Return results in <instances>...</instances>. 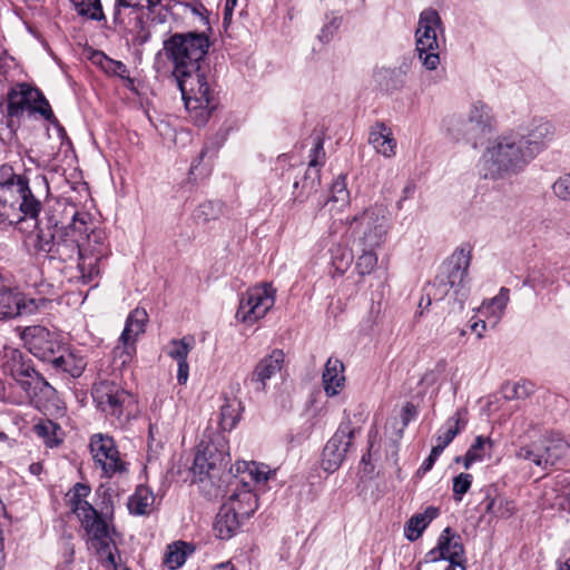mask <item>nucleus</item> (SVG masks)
<instances>
[{
	"label": "nucleus",
	"mask_w": 570,
	"mask_h": 570,
	"mask_svg": "<svg viewBox=\"0 0 570 570\" xmlns=\"http://www.w3.org/2000/svg\"><path fill=\"white\" fill-rule=\"evenodd\" d=\"M0 220L18 224L26 219L36 220V248L50 258L61 262L77 259L80 263V247L83 234L89 230L87 213H76L71 223L58 228L57 222L47 218L38 220L41 202L30 188L24 175L14 174L10 166L0 168Z\"/></svg>",
	"instance_id": "f257e3e1"
},
{
	"label": "nucleus",
	"mask_w": 570,
	"mask_h": 570,
	"mask_svg": "<svg viewBox=\"0 0 570 570\" xmlns=\"http://www.w3.org/2000/svg\"><path fill=\"white\" fill-rule=\"evenodd\" d=\"M210 42L198 32L175 33L164 42V51L173 65L185 107L197 126H204L214 109L213 95L202 62Z\"/></svg>",
	"instance_id": "f03ea898"
},
{
	"label": "nucleus",
	"mask_w": 570,
	"mask_h": 570,
	"mask_svg": "<svg viewBox=\"0 0 570 570\" xmlns=\"http://www.w3.org/2000/svg\"><path fill=\"white\" fill-rule=\"evenodd\" d=\"M519 142L512 131L489 141L479 161L480 174L485 179H500L522 170L531 160Z\"/></svg>",
	"instance_id": "7ed1b4c3"
},
{
	"label": "nucleus",
	"mask_w": 570,
	"mask_h": 570,
	"mask_svg": "<svg viewBox=\"0 0 570 570\" xmlns=\"http://www.w3.org/2000/svg\"><path fill=\"white\" fill-rule=\"evenodd\" d=\"M346 224L361 247L379 248L385 243L389 234V212L385 207L375 205L346 218Z\"/></svg>",
	"instance_id": "20e7f679"
},
{
	"label": "nucleus",
	"mask_w": 570,
	"mask_h": 570,
	"mask_svg": "<svg viewBox=\"0 0 570 570\" xmlns=\"http://www.w3.org/2000/svg\"><path fill=\"white\" fill-rule=\"evenodd\" d=\"M442 35L443 23L438 11L433 9L422 11L415 31V50L428 70H435L440 65L439 38Z\"/></svg>",
	"instance_id": "39448f33"
},
{
	"label": "nucleus",
	"mask_w": 570,
	"mask_h": 570,
	"mask_svg": "<svg viewBox=\"0 0 570 570\" xmlns=\"http://www.w3.org/2000/svg\"><path fill=\"white\" fill-rule=\"evenodd\" d=\"M78 268L83 282L89 283L100 274V263L110 254L107 235L102 229H90L83 234Z\"/></svg>",
	"instance_id": "423d86ee"
},
{
	"label": "nucleus",
	"mask_w": 570,
	"mask_h": 570,
	"mask_svg": "<svg viewBox=\"0 0 570 570\" xmlns=\"http://www.w3.org/2000/svg\"><path fill=\"white\" fill-rule=\"evenodd\" d=\"M530 160L534 159L554 139L556 127L546 117H533L512 131Z\"/></svg>",
	"instance_id": "0eeeda50"
},
{
	"label": "nucleus",
	"mask_w": 570,
	"mask_h": 570,
	"mask_svg": "<svg viewBox=\"0 0 570 570\" xmlns=\"http://www.w3.org/2000/svg\"><path fill=\"white\" fill-rule=\"evenodd\" d=\"M8 114L20 117L24 112L39 114L43 119L55 121L51 107L43 94L28 83H21L9 94Z\"/></svg>",
	"instance_id": "6e6552de"
},
{
	"label": "nucleus",
	"mask_w": 570,
	"mask_h": 570,
	"mask_svg": "<svg viewBox=\"0 0 570 570\" xmlns=\"http://www.w3.org/2000/svg\"><path fill=\"white\" fill-rule=\"evenodd\" d=\"M275 293L271 284L247 289L239 301L236 320L250 325L263 318L275 304Z\"/></svg>",
	"instance_id": "1a4fd4ad"
},
{
	"label": "nucleus",
	"mask_w": 570,
	"mask_h": 570,
	"mask_svg": "<svg viewBox=\"0 0 570 570\" xmlns=\"http://www.w3.org/2000/svg\"><path fill=\"white\" fill-rule=\"evenodd\" d=\"M471 263V252L464 248L455 249L443 264L438 281L440 285L449 286L461 302L468 296V272Z\"/></svg>",
	"instance_id": "9d476101"
},
{
	"label": "nucleus",
	"mask_w": 570,
	"mask_h": 570,
	"mask_svg": "<svg viewBox=\"0 0 570 570\" xmlns=\"http://www.w3.org/2000/svg\"><path fill=\"white\" fill-rule=\"evenodd\" d=\"M94 399L102 412L119 421L130 415L135 403L132 394L110 382L99 383L94 390Z\"/></svg>",
	"instance_id": "9b49d317"
},
{
	"label": "nucleus",
	"mask_w": 570,
	"mask_h": 570,
	"mask_svg": "<svg viewBox=\"0 0 570 570\" xmlns=\"http://www.w3.org/2000/svg\"><path fill=\"white\" fill-rule=\"evenodd\" d=\"M227 456V444L223 436L202 441L196 449L191 471L199 476V481H203L205 476H210L212 472L226 464Z\"/></svg>",
	"instance_id": "f8f14e48"
},
{
	"label": "nucleus",
	"mask_w": 570,
	"mask_h": 570,
	"mask_svg": "<svg viewBox=\"0 0 570 570\" xmlns=\"http://www.w3.org/2000/svg\"><path fill=\"white\" fill-rule=\"evenodd\" d=\"M21 338L31 354L47 362L62 348L60 335L41 325L26 327Z\"/></svg>",
	"instance_id": "ddd939ff"
},
{
	"label": "nucleus",
	"mask_w": 570,
	"mask_h": 570,
	"mask_svg": "<svg viewBox=\"0 0 570 570\" xmlns=\"http://www.w3.org/2000/svg\"><path fill=\"white\" fill-rule=\"evenodd\" d=\"M79 520L89 535L91 547L97 551L102 562L107 566L116 567V560L112 553L114 546L111 544L107 522L101 519L95 509L92 510V514L87 513Z\"/></svg>",
	"instance_id": "4468645a"
},
{
	"label": "nucleus",
	"mask_w": 570,
	"mask_h": 570,
	"mask_svg": "<svg viewBox=\"0 0 570 570\" xmlns=\"http://www.w3.org/2000/svg\"><path fill=\"white\" fill-rule=\"evenodd\" d=\"M493 121L492 109L485 102L476 100L472 102L468 111L466 124H464L459 116L452 115L443 119V127L451 136L458 138L466 132V125L471 128L485 131L491 130Z\"/></svg>",
	"instance_id": "2eb2a0df"
},
{
	"label": "nucleus",
	"mask_w": 570,
	"mask_h": 570,
	"mask_svg": "<svg viewBox=\"0 0 570 570\" xmlns=\"http://www.w3.org/2000/svg\"><path fill=\"white\" fill-rule=\"evenodd\" d=\"M354 434L355 429L352 426L350 419L340 424L323 450L322 468L324 471L333 473L341 466L352 445Z\"/></svg>",
	"instance_id": "dca6fc26"
},
{
	"label": "nucleus",
	"mask_w": 570,
	"mask_h": 570,
	"mask_svg": "<svg viewBox=\"0 0 570 570\" xmlns=\"http://www.w3.org/2000/svg\"><path fill=\"white\" fill-rule=\"evenodd\" d=\"M308 167L305 170L302 180H295L293 184V195L295 200L304 202L308 196L317 191L321 183L318 166L324 163L325 151L323 140L317 138L314 147L309 151Z\"/></svg>",
	"instance_id": "f3484780"
},
{
	"label": "nucleus",
	"mask_w": 570,
	"mask_h": 570,
	"mask_svg": "<svg viewBox=\"0 0 570 570\" xmlns=\"http://www.w3.org/2000/svg\"><path fill=\"white\" fill-rule=\"evenodd\" d=\"M90 450L95 463L101 468L105 476L111 478L115 473L125 470V464L121 462L111 438L102 434L94 435L90 441Z\"/></svg>",
	"instance_id": "a211bd4d"
},
{
	"label": "nucleus",
	"mask_w": 570,
	"mask_h": 570,
	"mask_svg": "<svg viewBox=\"0 0 570 570\" xmlns=\"http://www.w3.org/2000/svg\"><path fill=\"white\" fill-rule=\"evenodd\" d=\"M285 364V353L283 350L274 348L261 358L249 374L247 382L255 392H265L267 381L279 374Z\"/></svg>",
	"instance_id": "6ab92c4d"
},
{
	"label": "nucleus",
	"mask_w": 570,
	"mask_h": 570,
	"mask_svg": "<svg viewBox=\"0 0 570 570\" xmlns=\"http://www.w3.org/2000/svg\"><path fill=\"white\" fill-rule=\"evenodd\" d=\"M33 309L35 302L32 299L26 303L23 295L17 289L4 285L0 287V320L29 314Z\"/></svg>",
	"instance_id": "aec40b11"
},
{
	"label": "nucleus",
	"mask_w": 570,
	"mask_h": 570,
	"mask_svg": "<svg viewBox=\"0 0 570 570\" xmlns=\"http://www.w3.org/2000/svg\"><path fill=\"white\" fill-rule=\"evenodd\" d=\"M239 483L236 484L235 490L224 504L232 505L234 512L247 519L257 510L258 499L245 480V476L240 479Z\"/></svg>",
	"instance_id": "412c9836"
},
{
	"label": "nucleus",
	"mask_w": 570,
	"mask_h": 570,
	"mask_svg": "<svg viewBox=\"0 0 570 570\" xmlns=\"http://www.w3.org/2000/svg\"><path fill=\"white\" fill-rule=\"evenodd\" d=\"M50 363L55 368L61 370L72 377L81 376L87 366L86 357L80 350L63 344L61 351L53 355Z\"/></svg>",
	"instance_id": "4be33fe9"
},
{
	"label": "nucleus",
	"mask_w": 570,
	"mask_h": 570,
	"mask_svg": "<svg viewBox=\"0 0 570 570\" xmlns=\"http://www.w3.org/2000/svg\"><path fill=\"white\" fill-rule=\"evenodd\" d=\"M368 144L373 149L385 158H393L396 155L397 141L392 129L384 122H375L368 131Z\"/></svg>",
	"instance_id": "5701e85b"
},
{
	"label": "nucleus",
	"mask_w": 570,
	"mask_h": 570,
	"mask_svg": "<svg viewBox=\"0 0 570 570\" xmlns=\"http://www.w3.org/2000/svg\"><path fill=\"white\" fill-rule=\"evenodd\" d=\"M322 384L326 396L338 395L345 386L344 364L336 357H330L324 366Z\"/></svg>",
	"instance_id": "b1692460"
},
{
	"label": "nucleus",
	"mask_w": 570,
	"mask_h": 570,
	"mask_svg": "<svg viewBox=\"0 0 570 570\" xmlns=\"http://www.w3.org/2000/svg\"><path fill=\"white\" fill-rule=\"evenodd\" d=\"M438 549L442 559L449 560L452 566H459L464 570V549L461 543V538L453 533L450 528H445L441 533Z\"/></svg>",
	"instance_id": "393cba45"
},
{
	"label": "nucleus",
	"mask_w": 570,
	"mask_h": 570,
	"mask_svg": "<svg viewBox=\"0 0 570 570\" xmlns=\"http://www.w3.org/2000/svg\"><path fill=\"white\" fill-rule=\"evenodd\" d=\"M468 424V410L458 409L438 431L435 443L446 448Z\"/></svg>",
	"instance_id": "a878e982"
},
{
	"label": "nucleus",
	"mask_w": 570,
	"mask_h": 570,
	"mask_svg": "<svg viewBox=\"0 0 570 570\" xmlns=\"http://www.w3.org/2000/svg\"><path fill=\"white\" fill-rule=\"evenodd\" d=\"M11 375L29 397L36 396L38 392L50 387L49 384L29 366L20 365L18 370H11Z\"/></svg>",
	"instance_id": "bb28decb"
},
{
	"label": "nucleus",
	"mask_w": 570,
	"mask_h": 570,
	"mask_svg": "<svg viewBox=\"0 0 570 570\" xmlns=\"http://www.w3.org/2000/svg\"><path fill=\"white\" fill-rule=\"evenodd\" d=\"M245 520L234 512L232 505L223 504L216 517L215 531L217 537L223 540L230 539L238 530L242 521Z\"/></svg>",
	"instance_id": "cd10ccee"
},
{
	"label": "nucleus",
	"mask_w": 570,
	"mask_h": 570,
	"mask_svg": "<svg viewBox=\"0 0 570 570\" xmlns=\"http://www.w3.org/2000/svg\"><path fill=\"white\" fill-rule=\"evenodd\" d=\"M541 448L546 465H553L570 453L568 442L556 433L547 435L542 441Z\"/></svg>",
	"instance_id": "c85d7f7f"
},
{
	"label": "nucleus",
	"mask_w": 570,
	"mask_h": 570,
	"mask_svg": "<svg viewBox=\"0 0 570 570\" xmlns=\"http://www.w3.org/2000/svg\"><path fill=\"white\" fill-rule=\"evenodd\" d=\"M509 301L510 291L507 287H501L498 295L484 301L479 311L495 326L502 318Z\"/></svg>",
	"instance_id": "c756f323"
},
{
	"label": "nucleus",
	"mask_w": 570,
	"mask_h": 570,
	"mask_svg": "<svg viewBox=\"0 0 570 570\" xmlns=\"http://www.w3.org/2000/svg\"><path fill=\"white\" fill-rule=\"evenodd\" d=\"M90 494V488L82 483H76L67 493L68 505L80 519L85 514H92L94 507L86 500Z\"/></svg>",
	"instance_id": "7c9ffc66"
},
{
	"label": "nucleus",
	"mask_w": 570,
	"mask_h": 570,
	"mask_svg": "<svg viewBox=\"0 0 570 570\" xmlns=\"http://www.w3.org/2000/svg\"><path fill=\"white\" fill-rule=\"evenodd\" d=\"M438 515L439 509L435 507H428L424 512L412 515L404 527L405 537L411 541L419 539L429 523Z\"/></svg>",
	"instance_id": "2f4dec72"
},
{
	"label": "nucleus",
	"mask_w": 570,
	"mask_h": 570,
	"mask_svg": "<svg viewBox=\"0 0 570 570\" xmlns=\"http://www.w3.org/2000/svg\"><path fill=\"white\" fill-rule=\"evenodd\" d=\"M155 500L148 487L139 485L128 500L129 512L135 515H147L153 511Z\"/></svg>",
	"instance_id": "473e14b6"
},
{
	"label": "nucleus",
	"mask_w": 570,
	"mask_h": 570,
	"mask_svg": "<svg viewBox=\"0 0 570 570\" xmlns=\"http://www.w3.org/2000/svg\"><path fill=\"white\" fill-rule=\"evenodd\" d=\"M493 443L490 438L479 435L466 451L463 458H456V462L462 461L463 466L468 470L475 462L483 461L490 456Z\"/></svg>",
	"instance_id": "72a5a7b5"
},
{
	"label": "nucleus",
	"mask_w": 570,
	"mask_h": 570,
	"mask_svg": "<svg viewBox=\"0 0 570 570\" xmlns=\"http://www.w3.org/2000/svg\"><path fill=\"white\" fill-rule=\"evenodd\" d=\"M148 322V314L144 308H135L131 311L126 320L125 328L120 335L124 340H132L137 343V340L146 331Z\"/></svg>",
	"instance_id": "f704fd0d"
},
{
	"label": "nucleus",
	"mask_w": 570,
	"mask_h": 570,
	"mask_svg": "<svg viewBox=\"0 0 570 570\" xmlns=\"http://www.w3.org/2000/svg\"><path fill=\"white\" fill-rule=\"evenodd\" d=\"M33 431L47 448H56L63 440L62 429L51 420H41L33 426Z\"/></svg>",
	"instance_id": "c9c22d12"
},
{
	"label": "nucleus",
	"mask_w": 570,
	"mask_h": 570,
	"mask_svg": "<svg viewBox=\"0 0 570 570\" xmlns=\"http://www.w3.org/2000/svg\"><path fill=\"white\" fill-rule=\"evenodd\" d=\"M487 500L488 503L485 511L493 517L508 519L517 511L514 501L505 497L495 495L494 498H490V494L488 493Z\"/></svg>",
	"instance_id": "e433bc0d"
},
{
	"label": "nucleus",
	"mask_w": 570,
	"mask_h": 570,
	"mask_svg": "<svg viewBox=\"0 0 570 570\" xmlns=\"http://www.w3.org/2000/svg\"><path fill=\"white\" fill-rule=\"evenodd\" d=\"M224 214V204L216 200L202 203L194 213V218L199 225H207L217 220Z\"/></svg>",
	"instance_id": "4c0bfd02"
},
{
	"label": "nucleus",
	"mask_w": 570,
	"mask_h": 570,
	"mask_svg": "<svg viewBox=\"0 0 570 570\" xmlns=\"http://www.w3.org/2000/svg\"><path fill=\"white\" fill-rule=\"evenodd\" d=\"M163 0H116L114 21L116 23H124L121 18L122 8H140L147 9L149 12H160L163 9Z\"/></svg>",
	"instance_id": "58836bf2"
},
{
	"label": "nucleus",
	"mask_w": 570,
	"mask_h": 570,
	"mask_svg": "<svg viewBox=\"0 0 570 570\" xmlns=\"http://www.w3.org/2000/svg\"><path fill=\"white\" fill-rule=\"evenodd\" d=\"M194 345L195 338L191 335H186L180 340H171L168 344L167 354L177 362H185Z\"/></svg>",
	"instance_id": "ea45409f"
},
{
	"label": "nucleus",
	"mask_w": 570,
	"mask_h": 570,
	"mask_svg": "<svg viewBox=\"0 0 570 570\" xmlns=\"http://www.w3.org/2000/svg\"><path fill=\"white\" fill-rule=\"evenodd\" d=\"M136 352V342L119 337L117 345L114 347L112 355L114 360L119 362L121 366H127L135 358Z\"/></svg>",
	"instance_id": "a19ab883"
},
{
	"label": "nucleus",
	"mask_w": 570,
	"mask_h": 570,
	"mask_svg": "<svg viewBox=\"0 0 570 570\" xmlns=\"http://www.w3.org/2000/svg\"><path fill=\"white\" fill-rule=\"evenodd\" d=\"M78 14L92 20L104 19L100 0H71Z\"/></svg>",
	"instance_id": "79ce46f5"
},
{
	"label": "nucleus",
	"mask_w": 570,
	"mask_h": 570,
	"mask_svg": "<svg viewBox=\"0 0 570 570\" xmlns=\"http://www.w3.org/2000/svg\"><path fill=\"white\" fill-rule=\"evenodd\" d=\"M186 548L187 544L183 542L168 546L164 559L165 564L171 570H176L181 567L185 563L187 557Z\"/></svg>",
	"instance_id": "37998d69"
},
{
	"label": "nucleus",
	"mask_w": 570,
	"mask_h": 570,
	"mask_svg": "<svg viewBox=\"0 0 570 570\" xmlns=\"http://www.w3.org/2000/svg\"><path fill=\"white\" fill-rule=\"evenodd\" d=\"M515 456L518 459L530 461L533 464H535L537 466L547 468L546 461L543 458L542 448H541V445H538L537 443L521 446L517 451Z\"/></svg>",
	"instance_id": "c03bdc74"
},
{
	"label": "nucleus",
	"mask_w": 570,
	"mask_h": 570,
	"mask_svg": "<svg viewBox=\"0 0 570 570\" xmlns=\"http://www.w3.org/2000/svg\"><path fill=\"white\" fill-rule=\"evenodd\" d=\"M375 249L376 248L362 247L363 253L358 256L356 261V269L360 275H368L375 269L377 265V255L375 253Z\"/></svg>",
	"instance_id": "a18cd8bd"
},
{
	"label": "nucleus",
	"mask_w": 570,
	"mask_h": 570,
	"mask_svg": "<svg viewBox=\"0 0 570 570\" xmlns=\"http://www.w3.org/2000/svg\"><path fill=\"white\" fill-rule=\"evenodd\" d=\"M350 193L346 187L345 177L340 176L332 185L330 203L338 204L340 207L348 205Z\"/></svg>",
	"instance_id": "49530a36"
},
{
	"label": "nucleus",
	"mask_w": 570,
	"mask_h": 570,
	"mask_svg": "<svg viewBox=\"0 0 570 570\" xmlns=\"http://www.w3.org/2000/svg\"><path fill=\"white\" fill-rule=\"evenodd\" d=\"M352 262L353 255L350 249L338 246L332 252V264L340 274L345 273Z\"/></svg>",
	"instance_id": "de8ad7c7"
},
{
	"label": "nucleus",
	"mask_w": 570,
	"mask_h": 570,
	"mask_svg": "<svg viewBox=\"0 0 570 570\" xmlns=\"http://www.w3.org/2000/svg\"><path fill=\"white\" fill-rule=\"evenodd\" d=\"M473 476L470 473H460L453 478V499L460 502L463 495L470 490Z\"/></svg>",
	"instance_id": "09e8293b"
},
{
	"label": "nucleus",
	"mask_w": 570,
	"mask_h": 570,
	"mask_svg": "<svg viewBox=\"0 0 570 570\" xmlns=\"http://www.w3.org/2000/svg\"><path fill=\"white\" fill-rule=\"evenodd\" d=\"M238 421V413L234 405L225 404L220 407L219 425L224 431H230Z\"/></svg>",
	"instance_id": "8fccbe9b"
},
{
	"label": "nucleus",
	"mask_w": 570,
	"mask_h": 570,
	"mask_svg": "<svg viewBox=\"0 0 570 570\" xmlns=\"http://www.w3.org/2000/svg\"><path fill=\"white\" fill-rule=\"evenodd\" d=\"M553 195L562 202H570V174H564L552 184Z\"/></svg>",
	"instance_id": "3c124183"
},
{
	"label": "nucleus",
	"mask_w": 570,
	"mask_h": 570,
	"mask_svg": "<svg viewBox=\"0 0 570 570\" xmlns=\"http://www.w3.org/2000/svg\"><path fill=\"white\" fill-rule=\"evenodd\" d=\"M341 21V18L336 16L326 17V21L321 29L318 39L322 42H330L333 39L335 32L338 30Z\"/></svg>",
	"instance_id": "603ef678"
},
{
	"label": "nucleus",
	"mask_w": 570,
	"mask_h": 570,
	"mask_svg": "<svg viewBox=\"0 0 570 570\" xmlns=\"http://www.w3.org/2000/svg\"><path fill=\"white\" fill-rule=\"evenodd\" d=\"M244 465L245 470L243 473L247 474L252 481L256 483L267 481L269 472L266 470V466L259 465L255 462L244 463Z\"/></svg>",
	"instance_id": "864d4df0"
},
{
	"label": "nucleus",
	"mask_w": 570,
	"mask_h": 570,
	"mask_svg": "<svg viewBox=\"0 0 570 570\" xmlns=\"http://www.w3.org/2000/svg\"><path fill=\"white\" fill-rule=\"evenodd\" d=\"M534 391V385L529 381H519L512 386V399H525L530 396Z\"/></svg>",
	"instance_id": "5fc2aeb1"
},
{
	"label": "nucleus",
	"mask_w": 570,
	"mask_h": 570,
	"mask_svg": "<svg viewBox=\"0 0 570 570\" xmlns=\"http://www.w3.org/2000/svg\"><path fill=\"white\" fill-rule=\"evenodd\" d=\"M416 407L412 403H406L402 411H401V417L403 428H405L415 416H416Z\"/></svg>",
	"instance_id": "6e6d98bb"
},
{
	"label": "nucleus",
	"mask_w": 570,
	"mask_h": 570,
	"mask_svg": "<svg viewBox=\"0 0 570 570\" xmlns=\"http://www.w3.org/2000/svg\"><path fill=\"white\" fill-rule=\"evenodd\" d=\"M178 370H177V381L179 384L184 385L187 383L188 375H189V365L188 362H177Z\"/></svg>",
	"instance_id": "4d7b16f0"
},
{
	"label": "nucleus",
	"mask_w": 570,
	"mask_h": 570,
	"mask_svg": "<svg viewBox=\"0 0 570 570\" xmlns=\"http://www.w3.org/2000/svg\"><path fill=\"white\" fill-rule=\"evenodd\" d=\"M446 363L445 361H440L433 371L426 373L422 379L424 382L433 383L435 381V372L442 373L445 370Z\"/></svg>",
	"instance_id": "13d9d810"
},
{
	"label": "nucleus",
	"mask_w": 570,
	"mask_h": 570,
	"mask_svg": "<svg viewBox=\"0 0 570 570\" xmlns=\"http://www.w3.org/2000/svg\"><path fill=\"white\" fill-rule=\"evenodd\" d=\"M471 331H473L474 333H476V336L478 338H482L483 337V333L485 332L487 330V322L483 321V320H478V321H474L472 324H471Z\"/></svg>",
	"instance_id": "bf43d9fd"
},
{
	"label": "nucleus",
	"mask_w": 570,
	"mask_h": 570,
	"mask_svg": "<svg viewBox=\"0 0 570 570\" xmlns=\"http://www.w3.org/2000/svg\"><path fill=\"white\" fill-rule=\"evenodd\" d=\"M237 0H226L224 8V21L227 22L232 19L234 8L236 7Z\"/></svg>",
	"instance_id": "052dcab7"
},
{
	"label": "nucleus",
	"mask_w": 570,
	"mask_h": 570,
	"mask_svg": "<svg viewBox=\"0 0 570 570\" xmlns=\"http://www.w3.org/2000/svg\"><path fill=\"white\" fill-rule=\"evenodd\" d=\"M436 460H434L431 455H429L424 462L422 463L421 468H420V471H422L423 473L430 471L434 463H435Z\"/></svg>",
	"instance_id": "680f3d73"
},
{
	"label": "nucleus",
	"mask_w": 570,
	"mask_h": 570,
	"mask_svg": "<svg viewBox=\"0 0 570 570\" xmlns=\"http://www.w3.org/2000/svg\"><path fill=\"white\" fill-rule=\"evenodd\" d=\"M42 464L40 462H33L29 465V472L32 475L39 476L42 472Z\"/></svg>",
	"instance_id": "e2e57ef3"
},
{
	"label": "nucleus",
	"mask_w": 570,
	"mask_h": 570,
	"mask_svg": "<svg viewBox=\"0 0 570 570\" xmlns=\"http://www.w3.org/2000/svg\"><path fill=\"white\" fill-rule=\"evenodd\" d=\"M444 446L435 443V445H433L432 450H431V453L430 455L434 459V460H438V458L441 455V453L444 451Z\"/></svg>",
	"instance_id": "0e129e2a"
},
{
	"label": "nucleus",
	"mask_w": 570,
	"mask_h": 570,
	"mask_svg": "<svg viewBox=\"0 0 570 570\" xmlns=\"http://www.w3.org/2000/svg\"><path fill=\"white\" fill-rule=\"evenodd\" d=\"M213 570H234L230 562H223L217 564Z\"/></svg>",
	"instance_id": "69168bd1"
},
{
	"label": "nucleus",
	"mask_w": 570,
	"mask_h": 570,
	"mask_svg": "<svg viewBox=\"0 0 570 570\" xmlns=\"http://www.w3.org/2000/svg\"><path fill=\"white\" fill-rule=\"evenodd\" d=\"M392 73L396 77L397 79V82H399V87H402L404 81H403V78H404V72H402L401 70L399 71H392Z\"/></svg>",
	"instance_id": "338daca9"
},
{
	"label": "nucleus",
	"mask_w": 570,
	"mask_h": 570,
	"mask_svg": "<svg viewBox=\"0 0 570 570\" xmlns=\"http://www.w3.org/2000/svg\"><path fill=\"white\" fill-rule=\"evenodd\" d=\"M559 570H570V558L559 568Z\"/></svg>",
	"instance_id": "774afa93"
}]
</instances>
